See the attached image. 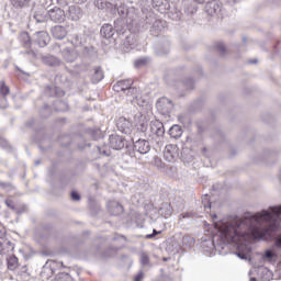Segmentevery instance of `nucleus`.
Wrapping results in <instances>:
<instances>
[{
	"mask_svg": "<svg viewBox=\"0 0 281 281\" xmlns=\"http://www.w3.org/2000/svg\"><path fill=\"white\" fill-rule=\"evenodd\" d=\"M280 223L281 204L244 218L235 216L231 221L216 224L218 234L213 236L212 245L221 256H225L229 245H234V255L240 260L251 262V240L269 238L272 232H279Z\"/></svg>",
	"mask_w": 281,
	"mask_h": 281,
	"instance_id": "f257e3e1",
	"label": "nucleus"
},
{
	"mask_svg": "<svg viewBox=\"0 0 281 281\" xmlns=\"http://www.w3.org/2000/svg\"><path fill=\"white\" fill-rule=\"evenodd\" d=\"M133 79L119 80L113 86V91L116 93H124L125 95H132V98H137V88L133 87Z\"/></svg>",
	"mask_w": 281,
	"mask_h": 281,
	"instance_id": "f03ea898",
	"label": "nucleus"
},
{
	"mask_svg": "<svg viewBox=\"0 0 281 281\" xmlns=\"http://www.w3.org/2000/svg\"><path fill=\"white\" fill-rule=\"evenodd\" d=\"M114 8L121 19H128L131 25H133L135 19H137V13L139 10L135 9L134 7H127L126 2L115 3Z\"/></svg>",
	"mask_w": 281,
	"mask_h": 281,
	"instance_id": "7ed1b4c3",
	"label": "nucleus"
},
{
	"mask_svg": "<svg viewBox=\"0 0 281 281\" xmlns=\"http://www.w3.org/2000/svg\"><path fill=\"white\" fill-rule=\"evenodd\" d=\"M157 15L153 12H149L145 15V18L139 19V12L137 13V18L134 19L132 24L133 27H137L138 32H144V30H149L155 24Z\"/></svg>",
	"mask_w": 281,
	"mask_h": 281,
	"instance_id": "20e7f679",
	"label": "nucleus"
},
{
	"mask_svg": "<svg viewBox=\"0 0 281 281\" xmlns=\"http://www.w3.org/2000/svg\"><path fill=\"white\" fill-rule=\"evenodd\" d=\"M164 135H166V127H164V123L159 120H154L150 122V131H149V139L159 144L161 139H164Z\"/></svg>",
	"mask_w": 281,
	"mask_h": 281,
	"instance_id": "39448f33",
	"label": "nucleus"
},
{
	"mask_svg": "<svg viewBox=\"0 0 281 281\" xmlns=\"http://www.w3.org/2000/svg\"><path fill=\"white\" fill-rule=\"evenodd\" d=\"M156 109L160 115H164V117H170L175 104L172 103V100L167 97H161L156 101Z\"/></svg>",
	"mask_w": 281,
	"mask_h": 281,
	"instance_id": "423d86ee",
	"label": "nucleus"
},
{
	"mask_svg": "<svg viewBox=\"0 0 281 281\" xmlns=\"http://www.w3.org/2000/svg\"><path fill=\"white\" fill-rule=\"evenodd\" d=\"M58 262L55 260H47L46 263L43 266L41 271V278L44 280H49L56 273L58 269Z\"/></svg>",
	"mask_w": 281,
	"mask_h": 281,
	"instance_id": "0eeeda50",
	"label": "nucleus"
},
{
	"mask_svg": "<svg viewBox=\"0 0 281 281\" xmlns=\"http://www.w3.org/2000/svg\"><path fill=\"white\" fill-rule=\"evenodd\" d=\"M204 12H206L209 16H221V12H223V4L217 0H210L205 3Z\"/></svg>",
	"mask_w": 281,
	"mask_h": 281,
	"instance_id": "6e6552de",
	"label": "nucleus"
},
{
	"mask_svg": "<svg viewBox=\"0 0 281 281\" xmlns=\"http://www.w3.org/2000/svg\"><path fill=\"white\" fill-rule=\"evenodd\" d=\"M109 146L113 150H122L126 148L127 142L126 138H124V136H121L119 134H112L109 136Z\"/></svg>",
	"mask_w": 281,
	"mask_h": 281,
	"instance_id": "1a4fd4ad",
	"label": "nucleus"
},
{
	"mask_svg": "<svg viewBox=\"0 0 281 281\" xmlns=\"http://www.w3.org/2000/svg\"><path fill=\"white\" fill-rule=\"evenodd\" d=\"M48 19L53 23H65L67 19V12L58 7H54L53 9L48 10Z\"/></svg>",
	"mask_w": 281,
	"mask_h": 281,
	"instance_id": "9d476101",
	"label": "nucleus"
},
{
	"mask_svg": "<svg viewBox=\"0 0 281 281\" xmlns=\"http://www.w3.org/2000/svg\"><path fill=\"white\" fill-rule=\"evenodd\" d=\"M85 16V11L79 5L72 4L66 11V19L78 22Z\"/></svg>",
	"mask_w": 281,
	"mask_h": 281,
	"instance_id": "9b49d317",
	"label": "nucleus"
},
{
	"mask_svg": "<svg viewBox=\"0 0 281 281\" xmlns=\"http://www.w3.org/2000/svg\"><path fill=\"white\" fill-rule=\"evenodd\" d=\"M49 41H52V37H49V33L46 31H38L34 34L33 43L37 45V47H47Z\"/></svg>",
	"mask_w": 281,
	"mask_h": 281,
	"instance_id": "f8f14e48",
	"label": "nucleus"
},
{
	"mask_svg": "<svg viewBox=\"0 0 281 281\" xmlns=\"http://www.w3.org/2000/svg\"><path fill=\"white\" fill-rule=\"evenodd\" d=\"M116 128L117 131H120V133H123L124 135H131V133H133V123H131V121L126 117L121 116L116 121Z\"/></svg>",
	"mask_w": 281,
	"mask_h": 281,
	"instance_id": "ddd939ff",
	"label": "nucleus"
},
{
	"mask_svg": "<svg viewBox=\"0 0 281 281\" xmlns=\"http://www.w3.org/2000/svg\"><path fill=\"white\" fill-rule=\"evenodd\" d=\"M273 280V272L268 268L260 267L257 269V278L251 277L250 281H271Z\"/></svg>",
	"mask_w": 281,
	"mask_h": 281,
	"instance_id": "4468645a",
	"label": "nucleus"
},
{
	"mask_svg": "<svg viewBox=\"0 0 281 281\" xmlns=\"http://www.w3.org/2000/svg\"><path fill=\"white\" fill-rule=\"evenodd\" d=\"M134 150L135 153H139V155H148L150 153V143L144 138H139L134 142Z\"/></svg>",
	"mask_w": 281,
	"mask_h": 281,
	"instance_id": "2eb2a0df",
	"label": "nucleus"
},
{
	"mask_svg": "<svg viewBox=\"0 0 281 281\" xmlns=\"http://www.w3.org/2000/svg\"><path fill=\"white\" fill-rule=\"evenodd\" d=\"M61 56L66 63H76L80 53L76 48L66 47L61 50Z\"/></svg>",
	"mask_w": 281,
	"mask_h": 281,
	"instance_id": "dca6fc26",
	"label": "nucleus"
},
{
	"mask_svg": "<svg viewBox=\"0 0 281 281\" xmlns=\"http://www.w3.org/2000/svg\"><path fill=\"white\" fill-rule=\"evenodd\" d=\"M134 119L138 133H146V131H148V119H146V115L138 113L135 114Z\"/></svg>",
	"mask_w": 281,
	"mask_h": 281,
	"instance_id": "f3484780",
	"label": "nucleus"
},
{
	"mask_svg": "<svg viewBox=\"0 0 281 281\" xmlns=\"http://www.w3.org/2000/svg\"><path fill=\"white\" fill-rule=\"evenodd\" d=\"M41 59L46 67H60L63 65V60L54 55H42Z\"/></svg>",
	"mask_w": 281,
	"mask_h": 281,
	"instance_id": "a211bd4d",
	"label": "nucleus"
},
{
	"mask_svg": "<svg viewBox=\"0 0 281 281\" xmlns=\"http://www.w3.org/2000/svg\"><path fill=\"white\" fill-rule=\"evenodd\" d=\"M50 34L56 41H63L67 36V26L55 25L50 29Z\"/></svg>",
	"mask_w": 281,
	"mask_h": 281,
	"instance_id": "6ab92c4d",
	"label": "nucleus"
},
{
	"mask_svg": "<svg viewBox=\"0 0 281 281\" xmlns=\"http://www.w3.org/2000/svg\"><path fill=\"white\" fill-rule=\"evenodd\" d=\"M108 212L111 216H120V214L124 213V206L117 201H110L108 203Z\"/></svg>",
	"mask_w": 281,
	"mask_h": 281,
	"instance_id": "aec40b11",
	"label": "nucleus"
},
{
	"mask_svg": "<svg viewBox=\"0 0 281 281\" xmlns=\"http://www.w3.org/2000/svg\"><path fill=\"white\" fill-rule=\"evenodd\" d=\"M151 5L153 9L160 12V14H166V11L170 10V2H168V0H151Z\"/></svg>",
	"mask_w": 281,
	"mask_h": 281,
	"instance_id": "412c9836",
	"label": "nucleus"
},
{
	"mask_svg": "<svg viewBox=\"0 0 281 281\" xmlns=\"http://www.w3.org/2000/svg\"><path fill=\"white\" fill-rule=\"evenodd\" d=\"M177 145H167L165 147L164 158L166 161H169V164H172L177 159Z\"/></svg>",
	"mask_w": 281,
	"mask_h": 281,
	"instance_id": "4be33fe9",
	"label": "nucleus"
},
{
	"mask_svg": "<svg viewBox=\"0 0 281 281\" xmlns=\"http://www.w3.org/2000/svg\"><path fill=\"white\" fill-rule=\"evenodd\" d=\"M19 43L24 49H31L32 48V37L30 36V33L26 31H23L18 36Z\"/></svg>",
	"mask_w": 281,
	"mask_h": 281,
	"instance_id": "5701e85b",
	"label": "nucleus"
},
{
	"mask_svg": "<svg viewBox=\"0 0 281 281\" xmlns=\"http://www.w3.org/2000/svg\"><path fill=\"white\" fill-rule=\"evenodd\" d=\"M155 53L157 56H168L170 54V41L165 40L164 43L155 46Z\"/></svg>",
	"mask_w": 281,
	"mask_h": 281,
	"instance_id": "b1692460",
	"label": "nucleus"
},
{
	"mask_svg": "<svg viewBox=\"0 0 281 281\" xmlns=\"http://www.w3.org/2000/svg\"><path fill=\"white\" fill-rule=\"evenodd\" d=\"M164 30H166V22L156 18L154 25L150 26L149 32L153 36H158L161 34V32H164Z\"/></svg>",
	"mask_w": 281,
	"mask_h": 281,
	"instance_id": "393cba45",
	"label": "nucleus"
},
{
	"mask_svg": "<svg viewBox=\"0 0 281 281\" xmlns=\"http://www.w3.org/2000/svg\"><path fill=\"white\" fill-rule=\"evenodd\" d=\"M33 19H35L36 23H47L49 19V11L44 8H40L34 12Z\"/></svg>",
	"mask_w": 281,
	"mask_h": 281,
	"instance_id": "a878e982",
	"label": "nucleus"
},
{
	"mask_svg": "<svg viewBox=\"0 0 281 281\" xmlns=\"http://www.w3.org/2000/svg\"><path fill=\"white\" fill-rule=\"evenodd\" d=\"M100 34L103 38H106V40L113 38V36H115V30L111 24H103L101 26Z\"/></svg>",
	"mask_w": 281,
	"mask_h": 281,
	"instance_id": "bb28decb",
	"label": "nucleus"
},
{
	"mask_svg": "<svg viewBox=\"0 0 281 281\" xmlns=\"http://www.w3.org/2000/svg\"><path fill=\"white\" fill-rule=\"evenodd\" d=\"M168 135L171 137V139H180V137L183 135V128L180 125H172L169 131Z\"/></svg>",
	"mask_w": 281,
	"mask_h": 281,
	"instance_id": "cd10ccee",
	"label": "nucleus"
},
{
	"mask_svg": "<svg viewBox=\"0 0 281 281\" xmlns=\"http://www.w3.org/2000/svg\"><path fill=\"white\" fill-rule=\"evenodd\" d=\"M114 33L116 32V34L122 35L124 34V32H126V22L124 21V19L119 18L114 21Z\"/></svg>",
	"mask_w": 281,
	"mask_h": 281,
	"instance_id": "c85d7f7f",
	"label": "nucleus"
},
{
	"mask_svg": "<svg viewBox=\"0 0 281 281\" xmlns=\"http://www.w3.org/2000/svg\"><path fill=\"white\" fill-rule=\"evenodd\" d=\"M158 212L161 214V216H171L173 209L170 202H164L160 204Z\"/></svg>",
	"mask_w": 281,
	"mask_h": 281,
	"instance_id": "c756f323",
	"label": "nucleus"
},
{
	"mask_svg": "<svg viewBox=\"0 0 281 281\" xmlns=\"http://www.w3.org/2000/svg\"><path fill=\"white\" fill-rule=\"evenodd\" d=\"M102 80H104V71L102 70V67L97 66L94 67V72L92 75V82L98 85V82H102Z\"/></svg>",
	"mask_w": 281,
	"mask_h": 281,
	"instance_id": "7c9ffc66",
	"label": "nucleus"
},
{
	"mask_svg": "<svg viewBox=\"0 0 281 281\" xmlns=\"http://www.w3.org/2000/svg\"><path fill=\"white\" fill-rule=\"evenodd\" d=\"M7 265L10 271H16V269H19V258H16L14 255H11L9 258H7Z\"/></svg>",
	"mask_w": 281,
	"mask_h": 281,
	"instance_id": "2f4dec72",
	"label": "nucleus"
},
{
	"mask_svg": "<svg viewBox=\"0 0 281 281\" xmlns=\"http://www.w3.org/2000/svg\"><path fill=\"white\" fill-rule=\"evenodd\" d=\"M87 135H89V137H91V139H93V142H98V139H100L102 137V131H100V128H87L86 130Z\"/></svg>",
	"mask_w": 281,
	"mask_h": 281,
	"instance_id": "473e14b6",
	"label": "nucleus"
},
{
	"mask_svg": "<svg viewBox=\"0 0 281 281\" xmlns=\"http://www.w3.org/2000/svg\"><path fill=\"white\" fill-rule=\"evenodd\" d=\"M69 41H70L71 45H74L75 48L81 47V45H82V35H80L78 33H72L69 36Z\"/></svg>",
	"mask_w": 281,
	"mask_h": 281,
	"instance_id": "72a5a7b5",
	"label": "nucleus"
},
{
	"mask_svg": "<svg viewBox=\"0 0 281 281\" xmlns=\"http://www.w3.org/2000/svg\"><path fill=\"white\" fill-rule=\"evenodd\" d=\"M59 88L54 86H46L44 93L47 98H56L58 95Z\"/></svg>",
	"mask_w": 281,
	"mask_h": 281,
	"instance_id": "f704fd0d",
	"label": "nucleus"
},
{
	"mask_svg": "<svg viewBox=\"0 0 281 281\" xmlns=\"http://www.w3.org/2000/svg\"><path fill=\"white\" fill-rule=\"evenodd\" d=\"M198 11L199 7H196V4L194 3H188L184 5V14H187L188 16L196 14Z\"/></svg>",
	"mask_w": 281,
	"mask_h": 281,
	"instance_id": "c9c22d12",
	"label": "nucleus"
},
{
	"mask_svg": "<svg viewBox=\"0 0 281 281\" xmlns=\"http://www.w3.org/2000/svg\"><path fill=\"white\" fill-rule=\"evenodd\" d=\"M40 115L43 120H47V117H52V106L48 104H44L40 110Z\"/></svg>",
	"mask_w": 281,
	"mask_h": 281,
	"instance_id": "e433bc0d",
	"label": "nucleus"
},
{
	"mask_svg": "<svg viewBox=\"0 0 281 281\" xmlns=\"http://www.w3.org/2000/svg\"><path fill=\"white\" fill-rule=\"evenodd\" d=\"M80 47V52H81V56H83V58H89L92 56L93 52H95V48H93V46H79Z\"/></svg>",
	"mask_w": 281,
	"mask_h": 281,
	"instance_id": "4c0bfd02",
	"label": "nucleus"
},
{
	"mask_svg": "<svg viewBox=\"0 0 281 281\" xmlns=\"http://www.w3.org/2000/svg\"><path fill=\"white\" fill-rule=\"evenodd\" d=\"M53 106L55 111L63 112V111H67L68 105L61 100H55L53 103Z\"/></svg>",
	"mask_w": 281,
	"mask_h": 281,
	"instance_id": "58836bf2",
	"label": "nucleus"
},
{
	"mask_svg": "<svg viewBox=\"0 0 281 281\" xmlns=\"http://www.w3.org/2000/svg\"><path fill=\"white\" fill-rule=\"evenodd\" d=\"M0 146L3 150H8V153H14V147H12V145H10V143L3 137H0Z\"/></svg>",
	"mask_w": 281,
	"mask_h": 281,
	"instance_id": "ea45409f",
	"label": "nucleus"
},
{
	"mask_svg": "<svg viewBox=\"0 0 281 281\" xmlns=\"http://www.w3.org/2000/svg\"><path fill=\"white\" fill-rule=\"evenodd\" d=\"M56 281H74V278H71L70 273L67 272H59L56 277H55Z\"/></svg>",
	"mask_w": 281,
	"mask_h": 281,
	"instance_id": "a19ab883",
	"label": "nucleus"
},
{
	"mask_svg": "<svg viewBox=\"0 0 281 281\" xmlns=\"http://www.w3.org/2000/svg\"><path fill=\"white\" fill-rule=\"evenodd\" d=\"M0 95H2V97L10 95V87H8V85H5L4 80L0 81Z\"/></svg>",
	"mask_w": 281,
	"mask_h": 281,
	"instance_id": "79ce46f5",
	"label": "nucleus"
},
{
	"mask_svg": "<svg viewBox=\"0 0 281 281\" xmlns=\"http://www.w3.org/2000/svg\"><path fill=\"white\" fill-rule=\"evenodd\" d=\"M60 146H71V136L65 135L58 138Z\"/></svg>",
	"mask_w": 281,
	"mask_h": 281,
	"instance_id": "37998d69",
	"label": "nucleus"
},
{
	"mask_svg": "<svg viewBox=\"0 0 281 281\" xmlns=\"http://www.w3.org/2000/svg\"><path fill=\"white\" fill-rule=\"evenodd\" d=\"M274 258H278V254L273 249H268L265 251L263 259L265 260H274Z\"/></svg>",
	"mask_w": 281,
	"mask_h": 281,
	"instance_id": "c03bdc74",
	"label": "nucleus"
},
{
	"mask_svg": "<svg viewBox=\"0 0 281 281\" xmlns=\"http://www.w3.org/2000/svg\"><path fill=\"white\" fill-rule=\"evenodd\" d=\"M183 85L186 89H188L189 91H192L194 89V79L193 78L184 79Z\"/></svg>",
	"mask_w": 281,
	"mask_h": 281,
	"instance_id": "a18cd8bd",
	"label": "nucleus"
},
{
	"mask_svg": "<svg viewBox=\"0 0 281 281\" xmlns=\"http://www.w3.org/2000/svg\"><path fill=\"white\" fill-rule=\"evenodd\" d=\"M10 103H8V97L0 95V109L2 111H5V109H9Z\"/></svg>",
	"mask_w": 281,
	"mask_h": 281,
	"instance_id": "49530a36",
	"label": "nucleus"
},
{
	"mask_svg": "<svg viewBox=\"0 0 281 281\" xmlns=\"http://www.w3.org/2000/svg\"><path fill=\"white\" fill-rule=\"evenodd\" d=\"M140 265H143V267L150 265V257H148L146 252L140 254Z\"/></svg>",
	"mask_w": 281,
	"mask_h": 281,
	"instance_id": "de8ad7c7",
	"label": "nucleus"
},
{
	"mask_svg": "<svg viewBox=\"0 0 281 281\" xmlns=\"http://www.w3.org/2000/svg\"><path fill=\"white\" fill-rule=\"evenodd\" d=\"M29 1L30 0H12V5H14V8H25Z\"/></svg>",
	"mask_w": 281,
	"mask_h": 281,
	"instance_id": "09e8293b",
	"label": "nucleus"
},
{
	"mask_svg": "<svg viewBox=\"0 0 281 281\" xmlns=\"http://www.w3.org/2000/svg\"><path fill=\"white\" fill-rule=\"evenodd\" d=\"M267 157H276V151L273 150H265L263 157L261 158V161H265L266 164H269V160H267Z\"/></svg>",
	"mask_w": 281,
	"mask_h": 281,
	"instance_id": "8fccbe9b",
	"label": "nucleus"
},
{
	"mask_svg": "<svg viewBox=\"0 0 281 281\" xmlns=\"http://www.w3.org/2000/svg\"><path fill=\"white\" fill-rule=\"evenodd\" d=\"M202 203L205 210H212V203L207 194L202 198Z\"/></svg>",
	"mask_w": 281,
	"mask_h": 281,
	"instance_id": "3c124183",
	"label": "nucleus"
},
{
	"mask_svg": "<svg viewBox=\"0 0 281 281\" xmlns=\"http://www.w3.org/2000/svg\"><path fill=\"white\" fill-rule=\"evenodd\" d=\"M146 63H148V59L146 58H140L134 61V67H136V69H139V67H144V65H146Z\"/></svg>",
	"mask_w": 281,
	"mask_h": 281,
	"instance_id": "603ef678",
	"label": "nucleus"
},
{
	"mask_svg": "<svg viewBox=\"0 0 281 281\" xmlns=\"http://www.w3.org/2000/svg\"><path fill=\"white\" fill-rule=\"evenodd\" d=\"M169 16L173 21H181V11L176 10L175 12H171Z\"/></svg>",
	"mask_w": 281,
	"mask_h": 281,
	"instance_id": "864d4df0",
	"label": "nucleus"
},
{
	"mask_svg": "<svg viewBox=\"0 0 281 281\" xmlns=\"http://www.w3.org/2000/svg\"><path fill=\"white\" fill-rule=\"evenodd\" d=\"M215 48L220 52V54L222 56H225L227 49L225 48V44L224 43H218Z\"/></svg>",
	"mask_w": 281,
	"mask_h": 281,
	"instance_id": "5fc2aeb1",
	"label": "nucleus"
},
{
	"mask_svg": "<svg viewBox=\"0 0 281 281\" xmlns=\"http://www.w3.org/2000/svg\"><path fill=\"white\" fill-rule=\"evenodd\" d=\"M159 234H161V231H157V229H153V233L151 234H147L146 236H145V238L147 239V240H153V238H155V236H157V235H159Z\"/></svg>",
	"mask_w": 281,
	"mask_h": 281,
	"instance_id": "6e6d98bb",
	"label": "nucleus"
},
{
	"mask_svg": "<svg viewBox=\"0 0 281 281\" xmlns=\"http://www.w3.org/2000/svg\"><path fill=\"white\" fill-rule=\"evenodd\" d=\"M0 188H2V190H9V188H12V183L0 180Z\"/></svg>",
	"mask_w": 281,
	"mask_h": 281,
	"instance_id": "4d7b16f0",
	"label": "nucleus"
},
{
	"mask_svg": "<svg viewBox=\"0 0 281 281\" xmlns=\"http://www.w3.org/2000/svg\"><path fill=\"white\" fill-rule=\"evenodd\" d=\"M57 5H61L64 8L65 5H69V3H72V0H56Z\"/></svg>",
	"mask_w": 281,
	"mask_h": 281,
	"instance_id": "13d9d810",
	"label": "nucleus"
},
{
	"mask_svg": "<svg viewBox=\"0 0 281 281\" xmlns=\"http://www.w3.org/2000/svg\"><path fill=\"white\" fill-rule=\"evenodd\" d=\"M70 196L72 201H80V193H78L77 191H72Z\"/></svg>",
	"mask_w": 281,
	"mask_h": 281,
	"instance_id": "bf43d9fd",
	"label": "nucleus"
},
{
	"mask_svg": "<svg viewBox=\"0 0 281 281\" xmlns=\"http://www.w3.org/2000/svg\"><path fill=\"white\" fill-rule=\"evenodd\" d=\"M179 218H192V213L187 212L179 215Z\"/></svg>",
	"mask_w": 281,
	"mask_h": 281,
	"instance_id": "052dcab7",
	"label": "nucleus"
},
{
	"mask_svg": "<svg viewBox=\"0 0 281 281\" xmlns=\"http://www.w3.org/2000/svg\"><path fill=\"white\" fill-rule=\"evenodd\" d=\"M144 280V272H138V274L135 277V280L134 281H142Z\"/></svg>",
	"mask_w": 281,
	"mask_h": 281,
	"instance_id": "680f3d73",
	"label": "nucleus"
},
{
	"mask_svg": "<svg viewBox=\"0 0 281 281\" xmlns=\"http://www.w3.org/2000/svg\"><path fill=\"white\" fill-rule=\"evenodd\" d=\"M207 1H210V0H193V3H198V5H203Z\"/></svg>",
	"mask_w": 281,
	"mask_h": 281,
	"instance_id": "e2e57ef3",
	"label": "nucleus"
},
{
	"mask_svg": "<svg viewBox=\"0 0 281 281\" xmlns=\"http://www.w3.org/2000/svg\"><path fill=\"white\" fill-rule=\"evenodd\" d=\"M111 1V5H115V3H126L124 0H109Z\"/></svg>",
	"mask_w": 281,
	"mask_h": 281,
	"instance_id": "0e129e2a",
	"label": "nucleus"
},
{
	"mask_svg": "<svg viewBox=\"0 0 281 281\" xmlns=\"http://www.w3.org/2000/svg\"><path fill=\"white\" fill-rule=\"evenodd\" d=\"M72 3H77L79 5H82V3H87V0H71Z\"/></svg>",
	"mask_w": 281,
	"mask_h": 281,
	"instance_id": "69168bd1",
	"label": "nucleus"
},
{
	"mask_svg": "<svg viewBox=\"0 0 281 281\" xmlns=\"http://www.w3.org/2000/svg\"><path fill=\"white\" fill-rule=\"evenodd\" d=\"M240 0H227L228 5H236Z\"/></svg>",
	"mask_w": 281,
	"mask_h": 281,
	"instance_id": "338daca9",
	"label": "nucleus"
},
{
	"mask_svg": "<svg viewBox=\"0 0 281 281\" xmlns=\"http://www.w3.org/2000/svg\"><path fill=\"white\" fill-rule=\"evenodd\" d=\"M277 273H278V276H280V278H281V263L278 266V268H277Z\"/></svg>",
	"mask_w": 281,
	"mask_h": 281,
	"instance_id": "774afa93",
	"label": "nucleus"
}]
</instances>
